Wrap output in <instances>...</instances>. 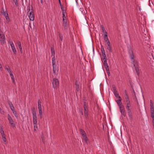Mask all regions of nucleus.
I'll use <instances>...</instances> for the list:
<instances>
[{"mask_svg":"<svg viewBox=\"0 0 154 154\" xmlns=\"http://www.w3.org/2000/svg\"><path fill=\"white\" fill-rule=\"evenodd\" d=\"M150 111H154V107L153 105V103L152 100H151L150 101Z\"/></svg>","mask_w":154,"mask_h":154,"instance_id":"ddd939ff","label":"nucleus"},{"mask_svg":"<svg viewBox=\"0 0 154 154\" xmlns=\"http://www.w3.org/2000/svg\"><path fill=\"white\" fill-rule=\"evenodd\" d=\"M52 60L56 61V58L55 56H54L52 58Z\"/></svg>","mask_w":154,"mask_h":154,"instance_id":"6e6d98bb","label":"nucleus"},{"mask_svg":"<svg viewBox=\"0 0 154 154\" xmlns=\"http://www.w3.org/2000/svg\"><path fill=\"white\" fill-rule=\"evenodd\" d=\"M17 45L19 47L20 52L21 53H22V48L21 45V43L20 42L18 41L17 43Z\"/></svg>","mask_w":154,"mask_h":154,"instance_id":"2eb2a0df","label":"nucleus"},{"mask_svg":"<svg viewBox=\"0 0 154 154\" xmlns=\"http://www.w3.org/2000/svg\"><path fill=\"white\" fill-rule=\"evenodd\" d=\"M8 104L9 105L10 108H11V107L13 106V105L12 103H11L9 100H8Z\"/></svg>","mask_w":154,"mask_h":154,"instance_id":"c756f323","label":"nucleus"},{"mask_svg":"<svg viewBox=\"0 0 154 154\" xmlns=\"http://www.w3.org/2000/svg\"><path fill=\"white\" fill-rule=\"evenodd\" d=\"M135 67V70L136 71V73L137 74V75H139L140 74L139 68L137 67H136V66Z\"/></svg>","mask_w":154,"mask_h":154,"instance_id":"b1692460","label":"nucleus"},{"mask_svg":"<svg viewBox=\"0 0 154 154\" xmlns=\"http://www.w3.org/2000/svg\"><path fill=\"white\" fill-rule=\"evenodd\" d=\"M128 113L131 120L132 121V113L131 110L128 111Z\"/></svg>","mask_w":154,"mask_h":154,"instance_id":"dca6fc26","label":"nucleus"},{"mask_svg":"<svg viewBox=\"0 0 154 154\" xmlns=\"http://www.w3.org/2000/svg\"><path fill=\"white\" fill-rule=\"evenodd\" d=\"M104 40L106 41V42H109V40L108 39L107 35V34H106L104 35Z\"/></svg>","mask_w":154,"mask_h":154,"instance_id":"f3484780","label":"nucleus"},{"mask_svg":"<svg viewBox=\"0 0 154 154\" xmlns=\"http://www.w3.org/2000/svg\"><path fill=\"white\" fill-rule=\"evenodd\" d=\"M110 42H107L106 44L107 45V49L110 52H112V50L111 49V46L110 45Z\"/></svg>","mask_w":154,"mask_h":154,"instance_id":"9d476101","label":"nucleus"},{"mask_svg":"<svg viewBox=\"0 0 154 154\" xmlns=\"http://www.w3.org/2000/svg\"><path fill=\"white\" fill-rule=\"evenodd\" d=\"M11 108V110L13 112H14V111H15L14 106H13L12 107H11V108Z\"/></svg>","mask_w":154,"mask_h":154,"instance_id":"a18cd8bd","label":"nucleus"},{"mask_svg":"<svg viewBox=\"0 0 154 154\" xmlns=\"http://www.w3.org/2000/svg\"><path fill=\"white\" fill-rule=\"evenodd\" d=\"M88 108H86L85 109L84 108V111H88Z\"/></svg>","mask_w":154,"mask_h":154,"instance_id":"052dcab7","label":"nucleus"},{"mask_svg":"<svg viewBox=\"0 0 154 154\" xmlns=\"http://www.w3.org/2000/svg\"><path fill=\"white\" fill-rule=\"evenodd\" d=\"M121 114L122 115L124 116V117H125L126 116L125 112H122V113H121Z\"/></svg>","mask_w":154,"mask_h":154,"instance_id":"09e8293b","label":"nucleus"},{"mask_svg":"<svg viewBox=\"0 0 154 154\" xmlns=\"http://www.w3.org/2000/svg\"><path fill=\"white\" fill-rule=\"evenodd\" d=\"M105 66V68L106 69V70H109V66L108 65H107V66Z\"/></svg>","mask_w":154,"mask_h":154,"instance_id":"8fccbe9b","label":"nucleus"},{"mask_svg":"<svg viewBox=\"0 0 154 154\" xmlns=\"http://www.w3.org/2000/svg\"><path fill=\"white\" fill-rule=\"evenodd\" d=\"M101 50L102 51V55L105 54V51L104 48L103 46L101 45Z\"/></svg>","mask_w":154,"mask_h":154,"instance_id":"aec40b11","label":"nucleus"},{"mask_svg":"<svg viewBox=\"0 0 154 154\" xmlns=\"http://www.w3.org/2000/svg\"><path fill=\"white\" fill-rule=\"evenodd\" d=\"M119 109L121 113L125 112V110L123 106H122V107H120Z\"/></svg>","mask_w":154,"mask_h":154,"instance_id":"412c9836","label":"nucleus"},{"mask_svg":"<svg viewBox=\"0 0 154 154\" xmlns=\"http://www.w3.org/2000/svg\"><path fill=\"white\" fill-rule=\"evenodd\" d=\"M114 94L115 96L116 97H118L119 99L121 98V97L119 96V94H118L117 91L116 89L114 90Z\"/></svg>","mask_w":154,"mask_h":154,"instance_id":"4468645a","label":"nucleus"},{"mask_svg":"<svg viewBox=\"0 0 154 154\" xmlns=\"http://www.w3.org/2000/svg\"><path fill=\"white\" fill-rule=\"evenodd\" d=\"M132 63H133V64H134V67H135V65L134 64V62H135V60H134V59H133V60H132Z\"/></svg>","mask_w":154,"mask_h":154,"instance_id":"864d4df0","label":"nucleus"},{"mask_svg":"<svg viewBox=\"0 0 154 154\" xmlns=\"http://www.w3.org/2000/svg\"><path fill=\"white\" fill-rule=\"evenodd\" d=\"M125 100L129 99V97L128 95L127 92L126 90H125Z\"/></svg>","mask_w":154,"mask_h":154,"instance_id":"a211bd4d","label":"nucleus"},{"mask_svg":"<svg viewBox=\"0 0 154 154\" xmlns=\"http://www.w3.org/2000/svg\"><path fill=\"white\" fill-rule=\"evenodd\" d=\"M84 115L85 116V117L86 119H87L88 118V111H84Z\"/></svg>","mask_w":154,"mask_h":154,"instance_id":"bb28decb","label":"nucleus"},{"mask_svg":"<svg viewBox=\"0 0 154 154\" xmlns=\"http://www.w3.org/2000/svg\"><path fill=\"white\" fill-rule=\"evenodd\" d=\"M62 14H65V13H66V11L63 10V11H62Z\"/></svg>","mask_w":154,"mask_h":154,"instance_id":"69168bd1","label":"nucleus"},{"mask_svg":"<svg viewBox=\"0 0 154 154\" xmlns=\"http://www.w3.org/2000/svg\"><path fill=\"white\" fill-rule=\"evenodd\" d=\"M9 74H10L11 77H12V76H14L13 74L11 73H11H9Z\"/></svg>","mask_w":154,"mask_h":154,"instance_id":"0e129e2a","label":"nucleus"},{"mask_svg":"<svg viewBox=\"0 0 154 154\" xmlns=\"http://www.w3.org/2000/svg\"><path fill=\"white\" fill-rule=\"evenodd\" d=\"M31 112L32 114L33 120H37V117L36 113L35 108H33L31 109Z\"/></svg>","mask_w":154,"mask_h":154,"instance_id":"423d86ee","label":"nucleus"},{"mask_svg":"<svg viewBox=\"0 0 154 154\" xmlns=\"http://www.w3.org/2000/svg\"><path fill=\"white\" fill-rule=\"evenodd\" d=\"M154 111H150L151 117L153 119L152 120L154 119Z\"/></svg>","mask_w":154,"mask_h":154,"instance_id":"4be33fe9","label":"nucleus"},{"mask_svg":"<svg viewBox=\"0 0 154 154\" xmlns=\"http://www.w3.org/2000/svg\"><path fill=\"white\" fill-rule=\"evenodd\" d=\"M41 3L42 4H43V0H40Z\"/></svg>","mask_w":154,"mask_h":154,"instance_id":"338daca9","label":"nucleus"},{"mask_svg":"<svg viewBox=\"0 0 154 154\" xmlns=\"http://www.w3.org/2000/svg\"><path fill=\"white\" fill-rule=\"evenodd\" d=\"M63 15V18H66V17H65V14H62Z\"/></svg>","mask_w":154,"mask_h":154,"instance_id":"bf43d9fd","label":"nucleus"},{"mask_svg":"<svg viewBox=\"0 0 154 154\" xmlns=\"http://www.w3.org/2000/svg\"><path fill=\"white\" fill-rule=\"evenodd\" d=\"M67 23L66 18H63V24Z\"/></svg>","mask_w":154,"mask_h":154,"instance_id":"37998d69","label":"nucleus"},{"mask_svg":"<svg viewBox=\"0 0 154 154\" xmlns=\"http://www.w3.org/2000/svg\"><path fill=\"white\" fill-rule=\"evenodd\" d=\"M38 110H42V106L38 107Z\"/></svg>","mask_w":154,"mask_h":154,"instance_id":"680f3d73","label":"nucleus"},{"mask_svg":"<svg viewBox=\"0 0 154 154\" xmlns=\"http://www.w3.org/2000/svg\"><path fill=\"white\" fill-rule=\"evenodd\" d=\"M63 27L64 29H67L68 28V26L67 23H66L63 24Z\"/></svg>","mask_w":154,"mask_h":154,"instance_id":"6ab92c4d","label":"nucleus"},{"mask_svg":"<svg viewBox=\"0 0 154 154\" xmlns=\"http://www.w3.org/2000/svg\"><path fill=\"white\" fill-rule=\"evenodd\" d=\"M106 72L107 73L108 75L109 76L110 75V73L109 70H106Z\"/></svg>","mask_w":154,"mask_h":154,"instance_id":"3c124183","label":"nucleus"},{"mask_svg":"<svg viewBox=\"0 0 154 154\" xmlns=\"http://www.w3.org/2000/svg\"><path fill=\"white\" fill-rule=\"evenodd\" d=\"M13 112V114H14L15 117L16 118H17L18 116H17V114L16 111H14V112Z\"/></svg>","mask_w":154,"mask_h":154,"instance_id":"79ce46f5","label":"nucleus"},{"mask_svg":"<svg viewBox=\"0 0 154 154\" xmlns=\"http://www.w3.org/2000/svg\"><path fill=\"white\" fill-rule=\"evenodd\" d=\"M52 83L53 87L54 89H57L59 86V83L58 79L56 78L53 79Z\"/></svg>","mask_w":154,"mask_h":154,"instance_id":"f03ea898","label":"nucleus"},{"mask_svg":"<svg viewBox=\"0 0 154 154\" xmlns=\"http://www.w3.org/2000/svg\"><path fill=\"white\" fill-rule=\"evenodd\" d=\"M8 119L9 121V123L11 125V126L13 128L15 127V125L14 123V121L9 114L8 115Z\"/></svg>","mask_w":154,"mask_h":154,"instance_id":"20e7f679","label":"nucleus"},{"mask_svg":"<svg viewBox=\"0 0 154 154\" xmlns=\"http://www.w3.org/2000/svg\"><path fill=\"white\" fill-rule=\"evenodd\" d=\"M33 124H36L37 123V120H33Z\"/></svg>","mask_w":154,"mask_h":154,"instance_id":"49530a36","label":"nucleus"},{"mask_svg":"<svg viewBox=\"0 0 154 154\" xmlns=\"http://www.w3.org/2000/svg\"><path fill=\"white\" fill-rule=\"evenodd\" d=\"M6 69L9 73H10L11 72V70H10V68L8 66H7L6 67Z\"/></svg>","mask_w":154,"mask_h":154,"instance_id":"72a5a7b5","label":"nucleus"},{"mask_svg":"<svg viewBox=\"0 0 154 154\" xmlns=\"http://www.w3.org/2000/svg\"><path fill=\"white\" fill-rule=\"evenodd\" d=\"M79 81L76 80L75 82V85L76 86V90L78 92H79Z\"/></svg>","mask_w":154,"mask_h":154,"instance_id":"f8f14e48","label":"nucleus"},{"mask_svg":"<svg viewBox=\"0 0 154 154\" xmlns=\"http://www.w3.org/2000/svg\"><path fill=\"white\" fill-rule=\"evenodd\" d=\"M58 1L60 6L62 5L61 2L60 0H58Z\"/></svg>","mask_w":154,"mask_h":154,"instance_id":"e2e57ef3","label":"nucleus"},{"mask_svg":"<svg viewBox=\"0 0 154 154\" xmlns=\"http://www.w3.org/2000/svg\"><path fill=\"white\" fill-rule=\"evenodd\" d=\"M2 13L5 17L6 23H8L10 22V19L7 11H4L3 8L2 11Z\"/></svg>","mask_w":154,"mask_h":154,"instance_id":"f257e3e1","label":"nucleus"},{"mask_svg":"<svg viewBox=\"0 0 154 154\" xmlns=\"http://www.w3.org/2000/svg\"><path fill=\"white\" fill-rule=\"evenodd\" d=\"M59 37L60 40L62 41L63 40V35L61 33H59Z\"/></svg>","mask_w":154,"mask_h":154,"instance_id":"2f4dec72","label":"nucleus"},{"mask_svg":"<svg viewBox=\"0 0 154 154\" xmlns=\"http://www.w3.org/2000/svg\"><path fill=\"white\" fill-rule=\"evenodd\" d=\"M60 6L61 9L62 10V11H63V10H64L63 7L62 5H61Z\"/></svg>","mask_w":154,"mask_h":154,"instance_id":"603ef678","label":"nucleus"},{"mask_svg":"<svg viewBox=\"0 0 154 154\" xmlns=\"http://www.w3.org/2000/svg\"><path fill=\"white\" fill-rule=\"evenodd\" d=\"M5 40L4 35L2 33H0V41L1 43H2Z\"/></svg>","mask_w":154,"mask_h":154,"instance_id":"6e6552de","label":"nucleus"},{"mask_svg":"<svg viewBox=\"0 0 154 154\" xmlns=\"http://www.w3.org/2000/svg\"><path fill=\"white\" fill-rule=\"evenodd\" d=\"M39 115L40 116V118L41 119L42 118V110H39Z\"/></svg>","mask_w":154,"mask_h":154,"instance_id":"a878e982","label":"nucleus"},{"mask_svg":"<svg viewBox=\"0 0 154 154\" xmlns=\"http://www.w3.org/2000/svg\"><path fill=\"white\" fill-rule=\"evenodd\" d=\"M82 135L83 137L86 136V133H85V134H82Z\"/></svg>","mask_w":154,"mask_h":154,"instance_id":"13d9d810","label":"nucleus"},{"mask_svg":"<svg viewBox=\"0 0 154 154\" xmlns=\"http://www.w3.org/2000/svg\"><path fill=\"white\" fill-rule=\"evenodd\" d=\"M104 62L103 63L104 65L105 66H107V65H108L107 62V60H103Z\"/></svg>","mask_w":154,"mask_h":154,"instance_id":"58836bf2","label":"nucleus"},{"mask_svg":"<svg viewBox=\"0 0 154 154\" xmlns=\"http://www.w3.org/2000/svg\"><path fill=\"white\" fill-rule=\"evenodd\" d=\"M83 140H85L86 142H87V141L88 140V138L87 136L84 137H83Z\"/></svg>","mask_w":154,"mask_h":154,"instance_id":"4c0bfd02","label":"nucleus"},{"mask_svg":"<svg viewBox=\"0 0 154 154\" xmlns=\"http://www.w3.org/2000/svg\"><path fill=\"white\" fill-rule=\"evenodd\" d=\"M34 125V131L35 132L37 131V130H38V127L36 124H33Z\"/></svg>","mask_w":154,"mask_h":154,"instance_id":"cd10ccee","label":"nucleus"},{"mask_svg":"<svg viewBox=\"0 0 154 154\" xmlns=\"http://www.w3.org/2000/svg\"><path fill=\"white\" fill-rule=\"evenodd\" d=\"M27 10L28 11V12H29L30 11V5L29 6H28L27 7Z\"/></svg>","mask_w":154,"mask_h":154,"instance_id":"de8ad7c7","label":"nucleus"},{"mask_svg":"<svg viewBox=\"0 0 154 154\" xmlns=\"http://www.w3.org/2000/svg\"><path fill=\"white\" fill-rule=\"evenodd\" d=\"M0 132H1L2 136V135L3 136V135H5L4 134V131L3 130V129L2 128V126L1 127V128L0 130Z\"/></svg>","mask_w":154,"mask_h":154,"instance_id":"393cba45","label":"nucleus"},{"mask_svg":"<svg viewBox=\"0 0 154 154\" xmlns=\"http://www.w3.org/2000/svg\"><path fill=\"white\" fill-rule=\"evenodd\" d=\"M32 7L31 11L30 12L29 15V17L30 20L33 21L34 19V15L33 14L34 9L33 7Z\"/></svg>","mask_w":154,"mask_h":154,"instance_id":"7ed1b4c3","label":"nucleus"},{"mask_svg":"<svg viewBox=\"0 0 154 154\" xmlns=\"http://www.w3.org/2000/svg\"><path fill=\"white\" fill-rule=\"evenodd\" d=\"M10 45L13 52L14 54H16V50L13 42H12Z\"/></svg>","mask_w":154,"mask_h":154,"instance_id":"1a4fd4ad","label":"nucleus"},{"mask_svg":"<svg viewBox=\"0 0 154 154\" xmlns=\"http://www.w3.org/2000/svg\"><path fill=\"white\" fill-rule=\"evenodd\" d=\"M13 1L15 3V5L17 6H18V3L17 0H13Z\"/></svg>","mask_w":154,"mask_h":154,"instance_id":"e433bc0d","label":"nucleus"},{"mask_svg":"<svg viewBox=\"0 0 154 154\" xmlns=\"http://www.w3.org/2000/svg\"><path fill=\"white\" fill-rule=\"evenodd\" d=\"M53 72L54 74H56V66H53Z\"/></svg>","mask_w":154,"mask_h":154,"instance_id":"473e14b6","label":"nucleus"},{"mask_svg":"<svg viewBox=\"0 0 154 154\" xmlns=\"http://www.w3.org/2000/svg\"><path fill=\"white\" fill-rule=\"evenodd\" d=\"M103 60H107L106 54L102 55Z\"/></svg>","mask_w":154,"mask_h":154,"instance_id":"ea45409f","label":"nucleus"},{"mask_svg":"<svg viewBox=\"0 0 154 154\" xmlns=\"http://www.w3.org/2000/svg\"><path fill=\"white\" fill-rule=\"evenodd\" d=\"M80 112L81 113V114L83 115V111L82 109H81L80 110Z\"/></svg>","mask_w":154,"mask_h":154,"instance_id":"4d7b16f0","label":"nucleus"},{"mask_svg":"<svg viewBox=\"0 0 154 154\" xmlns=\"http://www.w3.org/2000/svg\"><path fill=\"white\" fill-rule=\"evenodd\" d=\"M81 134L82 135L85 133V131L82 129L80 128L79 130Z\"/></svg>","mask_w":154,"mask_h":154,"instance_id":"7c9ffc66","label":"nucleus"},{"mask_svg":"<svg viewBox=\"0 0 154 154\" xmlns=\"http://www.w3.org/2000/svg\"><path fill=\"white\" fill-rule=\"evenodd\" d=\"M102 31L103 32H105V33H106V34H107V33L105 31V30L104 29V28L103 27V26L102 27Z\"/></svg>","mask_w":154,"mask_h":154,"instance_id":"a19ab883","label":"nucleus"},{"mask_svg":"<svg viewBox=\"0 0 154 154\" xmlns=\"http://www.w3.org/2000/svg\"><path fill=\"white\" fill-rule=\"evenodd\" d=\"M38 107L41 106V102L40 100H39L38 101Z\"/></svg>","mask_w":154,"mask_h":154,"instance_id":"c9c22d12","label":"nucleus"},{"mask_svg":"<svg viewBox=\"0 0 154 154\" xmlns=\"http://www.w3.org/2000/svg\"><path fill=\"white\" fill-rule=\"evenodd\" d=\"M128 53L131 60H133L134 58V54L133 51L130 49L128 50Z\"/></svg>","mask_w":154,"mask_h":154,"instance_id":"0eeeda50","label":"nucleus"},{"mask_svg":"<svg viewBox=\"0 0 154 154\" xmlns=\"http://www.w3.org/2000/svg\"><path fill=\"white\" fill-rule=\"evenodd\" d=\"M2 65H1V64L0 63V68H2Z\"/></svg>","mask_w":154,"mask_h":154,"instance_id":"774afa93","label":"nucleus"},{"mask_svg":"<svg viewBox=\"0 0 154 154\" xmlns=\"http://www.w3.org/2000/svg\"><path fill=\"white\" fill-rule=\"evenodd\" d=\"M52 66H56V61L52 60Z\"/></svg>","mask_w":154,"mask_h":154,"instance_id":"c03bdc74","label":"nucleus"},{"mask_svg":"<svg viewBox=\"0 0 154 154\" xmlns=\"http://www.w3.org/2000/svg\"><path fill=\"white\" fill-rule=\"evenodd\" d=\"M125 102L126 107L127 111L131 110V109L130 108L131 105L129 99H125Z\"/></svg>","mask_w":154,"mask_h":154,"instance_id":"39448f33","label":"nucleus"},{"mask_svg":"<svg viewBox=\"0 0 154 154\" xmlns=\"http://www.w3.org/2000/svg\"><path fill=\"white\" fill-rule=\"evenodd\" d=\"M83 107L84 108H88V106L87 105V103L85 102H84L83 103Z\"/></svg>","mask_w":154,"mask_h":154,"instance_id":"f704fd0d","label":"nucleus"},{"mask_svg":"<svg viewBox=\"0 0 154 154\" xmlns=\"http://www.w3.org/2000/svg\"><path fill=\"white\" fill-rule=\"evenodd\" d=\"M2 139L4 142H6L7 141L6 138L5 137V135L2 136Z\"/></svg>","mask_w":154,"mask_h":154,"instance_id":"c85d7f7f","label":"nucleus"},{"mask_svg":"<svg viewBox=\"0 0 154 154\" xmlns=\"http://www.w3.org/2000/svg\"><path fill=\"white\" fill-rule=\"evenodd\" d=\"M11 79H12V80L13 83H14V76H12V77H11Z\"/></svg>","mask_w":154,"mask_h":154,"instance_id":"5fc2aeb1","label":"nucleus"},{"mask_svg":"<svg viewBox=\"0 0 154 154\" xmlns=\"http://www.w3.org/2000/svg\"><path fill=\"white\" fill-rule=\"evenodd\" d=\"M116 103H117V104L119 107V108L120 107H122L123 106L122 105V102H121V98L120 99H119L118 100H116Z\"/></svg>","mask_w":154,"mask_h":154,"instance_id":"9b49d317","label":"nucleus"},{"mask_svg":"<svg viewBox=\"0 0 154 154\" xmlns=\"http://www.w3.org/2000/svg\"><path fill=\"white\" fill-rule=\"evenodd\" d=\"M51 54L52 56H54L55 55V51L54 48H51Z\"/></svg>","mask_w":154,"mask_h":154,"instance_id":"5701e85b","label":"nucleus"}]
</instances>
